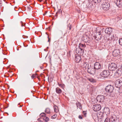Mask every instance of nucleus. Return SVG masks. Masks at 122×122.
Listing matches in <instances>:
<instances>
[{
    "instance_id": "obj_1",
    "label": "nucleus",
    "mask_w": 122,
    "mask_h": 122,
    "mask_svg": "<svg viewBox=\"0 0 122 122\" xmlns=\"http://www.w3.org/2000/svg\"><path fill=\"white\" fill-rule=\"evenodd\" d=\"M102 6L103 9L104 10H108L110 7L109 4L106 1L103 2V3L102 4Z\"/></svg>"
},
{
    "instance_id": "obj_2",
    "label": "nucleus",
    "mask_w": 122,
    "mask_h": 122,
    "mask_svg": "<svg viewBox=\"0 0 122 122\" xmlns=\"http://www.w3.org/2000/svg\"><path fill=\"white\" fill-rule=\"evenodd\" d=\"M117 68V64L115 63H112L109 64L108 66V68L110 71H113L115 70Z\"/></svg>"
},
{
    "instance_id": "obj_3",
    "label": "nucleus",
    "mask_w": 122,
    "mask_h": 122,
    "mask_svg": "<svg viewBox=\"0 0 122 122\" xmlns=\"http://www.w3.org/2000/svg\"><path fill=\"white\" fill-rule=\"evenodd\" d=\"M114 89L113 87L111 85H109L107 86L105 90L107 92H109L111 93L112 92Z\"/></svg>"
},
{
    "instance_id": "obj_4",
    "label": "nucleus",
    "mask_w": 122,
    "mask_h": 122,
    "mask_svg": "<svg viewBox=\"0 0 122 122\" xmlns=\"http://www.w3.org/2000/svg\"><path fill=\"white\" fill-rule=\"evenodd\" d=\"M105 99V97L103 95L98 96L97 98V101L99 102H104Z\"/></svg>"
},
{
    "instance_id": "obj_5",
    "label": "nucleus",
    "mask_w": 122,
    "mask_h": 122,
    "mask_svg": "<svg viewBox=\"0 0 122 122\" xmlns=\"http://www.w3.org/2000/svg\"><path fill=\"white\" fill-rule=\"evenodd\" d=\"M92 108L93 110L95 111H99L101 109V107L100 104H97L93 106Z\"/></svg>"
},
{
    "instance_id": "obj_6",
    "label": "nucleus",
    "mask_w": 122,
    "mask_h": 122,
    "mask_svg": "<svg viewBox=\"0 0 122 122\" xmlns=\"http://www.w3.org/2000/svg\"><path fill=\"white\" fill-rule=\"evenodd\" d=\"M115 85L116 87L120 88L122 86V82L120 80H117L115 82Z\"/></svg>"
},
{
    "instance_id": "obj_7",
    "label": "nucleus",
    "mask_w": 122,
    "mask_h": 122,
    "mask_svg": "<svg viewBox=\"0 0 122 122\" xmlns=\"http://www.w3.org/2000/svg\"><path fill=\"white\" fill-rule=\"evenodd\" d=\"M102 37V35L100 33V31L99 32H97V35L95 36V39L97 40L98 41L101 39Z\"/></svg>"
},
{
    "instance_id": "obj_8",
    "label": "nucleus",
    "mask_w": 122,
    "mask_h": 122,
    "mask_svg": "<svg viewBox=\"0 0 122 122\" xmlns=\"http://www.w3.org/2000/svg\"><path fill=\"white\" fill-rule=\"evenodd\" d=\"M110 72L107 71H104L101 73L100 74L101 76H108L110 75Z\"/></svg>"
},
{
    "instance_id": "obj_9",
    "label": "nucleus",
    "mask_w": 122,
    "mask_h": 122,
    "mask_svg": "<svg viewBox=\"0 0 122 122\" xmlns=\"http://www.w3.org/2000/svg\"><path fill=\"white\" fill-rule=\"evenodd\" d=\"M101 66L99 62H96L94 65V69L98 70L100 68Z\"/></svg>"
},
{
    "instance_id": "obj_10",
    "label": "nucleus",
    "mask_w": 122,
    "mask_h": 122,
    "mask_svg": "<svg viewBox=\"0 0 122 122\" xmlns=\"http://www.w3.org/2000/svg\"><path fill=\"white\" fill-rule=\"evenodd\" d=\"M119 51L118 50H115L112 52V55L114 56H116L119 54Z\"/></svg>"
},
{
    "instance_id": "obj_11",
    "label": "nucleus",
    "mask_w": 122,
    "mask_h": 122,
    "mask_svg": "<svg viewBox=\"0 0 122 122\" xmlns=\"http://www.w3.org/2000/svg\"><path fill=\"white\" fill-rule=\"evenodd\" d=\"M105 31L106 33L110 34L112 32V29L111 27L107 28L105 29Z\"/></svg>"
},
{
    "instance_id": "obj_12",
    "label": "nucleus",
    "mask_w": 122,
    "mask_h": 122,
    "mask_svg": "<svg viewBox=\"0 0 122 122\" xmlns=\"http://www.w3.org/2000/svg\"><path fill=\"white\" fill-rule=\"evenodd\" d=\"M116 3L117 6L118 7H122V0H117Z\"/></svg>"
},
{
    "instance_id": "obj_13",
    "label": "nucleus",
    "mask_w": 122,
    "mask_h": 122,
    "mask_svg": "<svg viewBox=\"0 0 122 122\" xmlns=\"http://www.w3.org/2000/svg\"><path fill=\"white\" fill-rule=\"evenodd\" d=\"M111 122H119V119L115 116L112 117L111 118Z\"/></svg>"
},
{
    "instance_id": "obj_14",
    "label": "nucleus",
    "mask_w": 122,
    "mask_h": 122,
    "mask_svg": "<svg viewBox=\"0 0 122 122\" xmlns=\"http://www.w3.org/2000/svg\"><path fill=\"white\" fill-rule=\"evenodd\" d=\"M87 71L88 72L91 74H92L95 72V71L92 68H88Z\"/></svg>"
},
{
    "instance_id": "obj_15",
    "label": "nucleus",
    "mask_w": 122,
    "mask_h": 122,
    "mask_svg": "<svg viewBox=\"0 0 122 122\" xmlns=\"http://www.w3.org/2000/svg\"><path fill=\"white\" fill-rule=\"evenodd\" d=\"M83 67L84 70L87 69L88 68H89V65L88 63L87 62L84 63L83 65Z\"/></svg>"
},
{
    "instance_id": "obj_16",
    "label": "nucleus",
    "mask_w": 122,
    "mask_h": 122,
    "mask_svg": "<svg viewBox=\"0 0 122 122\" xmlns=\"http://www.w3.org/2000/svg\"><path fill=\"white\" fill-rule=\"evenodd\" d=\"M84 41L86 42H88L89 40V38L88 36L86 35H85L83 37Z\"/></svg>"
},
{
    "instance_id": "obj_17",
    "label": "nucleus",
    "mask_w": 122,
    "mask_h": 122,
    "mask_svg": "<svg viewBox=\"0 0 122 122\" xmlns=\"http://www.w3.org/2000/svg\"><path fill=\"white\" fill-rule=\"evenodd\" d=\"M56 91L57 93L60 94L62 93V91L59 88L57 87L56 88Z\"/></svg>"
},
{
    "instance_id": "obj_18",
    "label": "nucleus",
    "mask_w": 122,
    "mask_h": 122,
    "mask_svg": "<svg viewBox=\"0 0 122 122\" xmlns=\"http://www.w3.org/2000/svg\"><path fill=\"white\" fill-rule=\"evenodd\" d=\"M81 51H82V52L84 51L82 49H80L79 48H76V51L77 54H79L80 53V52H81Z\"/></svg>"
},
{
    "instance_id": "obj_19",
    "label": "nucleus",
    "mask_w": 122,
    "mask_h": 122,
    "mask_svg": "<svg viewBox=\"0 0 122 122\" xmlns=\"http://www.w3.org/2000/svg\"><path fill=\"white\" fill-rule=\"evenodd\" d=\"M93 86L92 85H87V88L89 91H92L93 90Z\"/></svg>"
},
{
    "instance_id": "obj_20",
    "label": "nucleus",
    "mask_w": 122,
    "mask_h": 122,
    "mask_svg": "<svg viewBox=\"0 0 122 122\" xmlns=\"http://www.w3.org/2000/svg\"><path fill=\"white\" fill-rule=\"evenodd\" d=\"M81 59V58L80 56H76V57L75 60L77 62H80Z\"/></svg>"
},
{
    "instance_id": "obj_21",
    "label": "nucleus",
    "mask_w": 122,
    "mask_h": 122,
    "mask_svg": "<svg viewBox=\"0 0 122 122\" xmlns=\"http://www.w3.org/2000/svg\"><path fill=\"white\" fill-rule=\"evenodd\" d=\"M58 46L59 43L58 41H55L54 42L53 46L56 48H57Z\"/></svg>"
},
{
    "instance_id": "obj_22",
    "label": "nucleus",
    "mask_w": 122,
    "mask_h": 122,
    "mask_svg": "<svg viewBox=\"0 0 122 122\" xmlns=\"http://www.w3.org/2000/svg\"><path fill=\"white\" fill-rule=\"evenodd\" d=\"M97 116L100 119H102L103 117V114L102 113H100L98 114Z\"/></svg>"
},
{
    "instance_id": "obj_23",
    "label": "nucleus",
    "mask_w": 122,
    "mask_h": 122,
    "mask_svg": "<svg viewBox=\"0 0 122 122\" xmlns=\"http://www.w3.org/2000/svg\"><path fill=\"white\" fill-rule=\"evenodd\" d=\"M76 105L77 108H79L81 109V103L78 102H77L76 103Z\"/></svg>"
},
{
    "instance_id": "obj_24",
    "label": "nucleus",
    "mask_w": 122,
    "mask_h": 122,
    "mask_svg": "<svg viewBox=\"0 0 122 122\" xmlns=\"http://www.w3.org/2000/svg\"><path fill=\"white\" fill-rule=\"evenodd\" d=\"M86 46L84 44L80 43L79 45V47L80 49H83L85 48Z\"/></svg>"
},
{
    "instance_id": "obj_25",
    "label": "nucleus",
    "mask_w": 122,
    "mask_h": 122,
    "mask_svg": "<svg viewBox=\"0 0 122 122\" xmlns=\"http://www.w3.org/2000/svg\"><path fill=\"white\" fill-rule=\"evenodd\" d=\"M48 81L49 82H51L53 80V77H48Z\"/></svg>"
},
{
    "instance_id": "obj_26",
    "label": "nucleus",
    "mask_w": 122,
    "mask_h": 122,
    "mask_svg": "<svg viewBox=\"0 0 122 122\" xmlns=\"http://www.w3.org/2000/svg\"><path fill=\"white\" fill-rule=\"evenodd\" d=\"M27 84V81L25 80H24L23 81L22 83V84L23 86H26Z\"/></svg>"
},
{
    "instance_id": "obj_27",
    "label": "nucleus",
    "mask_w": 122,
    "mask_h": 122,
    "mask_svg": "<svg viewBox=\"0 0 122 122\" xmlns=\"http://www.w3.org/2000/svg\"><path fill=\"white\" fill-rule=\"evenodd\" d=\"M88 80H89L91 82H92L93 83L95 82H96V80L95 79H93V78H91L90 79L88 78Z\"/></svg>"
},
{
    "instance_id": "obj_28",
    "label": "nucleus",
    "mask_w": 122,
    "mask_h": 122,
    "mask_svg": "<svg viewBox=\"0 0 122 122\" xmlns=\"http://www.w3.org/2000/svg\"><path fill=\"white\" fill-rule=\"evenodd\" d=\"M43 119L44 120H45V122H47L49 121V118L48 117L46 116L44 117L43 118Z\"/></svg>"
},
{
    "instance_id": "obj_29",
    "label": "nucleus",
    "mask_w": 122,
    "mask_h": 122,
    "mask_svg": "<svg viewBox=\"0 0 122 122\" xmlns=\"http://www.w3.org/2000/svg\"><path fill=\"white\" fill-rule=\"evenodd\" d=\"M45 112L48 114H50V109L48 108H47L46 109Z\"/></svg>"
},
{
    "instance_id": "obj_30",
    "label": "nucleus",
    "mask_w": 122,
    "mask_h": 122,
    "mask_svg": "<svg viewBox=\"0 0 122 122\" xmlns=\"http://www.w3.org/2000/svg\"><path fill=\"white\" fill-rule=\"evenodd\" d=\"M58 85L60 87H61L63 88H64L65 87V85L64 84H59V83H58Z\"/></svg>"
},
{
    "instance_id": "obj_31",
    "label": "nucleus",
    "mask_w": 122,
    "mask_h": 122,
    "mask_svg": "<svg viewBox=\"0 0 122 122\" xmlns=\"http://www.w3.org/2000/svg\"><path fill=\"white\" fill-rule=\"evenodd\" d=\"M54 111L55 112H57L58 111V108L56 106L54 107Z\"/></svg>"
},
{
    "instance_id": "obj_32",
    "label": "nucleus",
    "mask_w": 122,
    "mask_h": 122,
    "mask_svg": "<svg viewBox=\"0 0 122 122\" xmlns=\"http://www.w3.org/2000/svg\"><path fill=\"white\" fill-rule=\"evenodd\" d=\"M114 38V36L112 35L111 36H109V38H108V40H111L113 39Z\"/></svg>"
},
{
    "instance_id": "obj_33",
    "label": "nucleus",
    "mask_w": 122,
    "mask_h": 122,
    "mask_svg": "<svg viewBox=\"0 0 122 122\" xmlns=\"http://www.w3.org/2000/svg\"><path fill=\"white\" fill-rule=\"evenodd\" d=\"M97 115L95 113H93L92 115V116L93 119L96 118V117Z\"/></svg>"
},
{
    "instance_id": "obj_34",
    "label": "nucleus",
    "mask_w": 122,
    "mask_h": 122,
    "mask_svg": "<svg viewBox=\"0 0 122 122\" xmlns=\"http://www.w3.org/2000/svg\"><path fill=\"white\" fill-rule=\"evenodd\" d=\"M71 25L69 24L67 25V29H69V30H70L71 29ZM70 30L69 31H70Z\"/></svg>"
},
{
    "instance_id": "obj_35",
    "label": "nucleus",
    "mask_w": 122,
    "mask_h": 122,
    "mask_svg": "<svg viewBox=\"0 0 122 122\" xmlns=\"http://www.w3.org/2000/svg\"><path fill=\"white\" fill-rule=\"evenodd\" d=\"M93 1L96 3H98L100 2L101 0H93Z\"/></svg>"
},
{
    "instance_id": "obj_36",
    "label": "nucleus",
    "mask_w": 122,
    "mask_h": 122,
    "mask_svg": "<svg viewBox=\"0 0 122 122\" xmlns=\"http://www.w3.org/2000/svg\"><path fill=\"white\" fill-rule=\"evenodd\" d=\"M40 116L41 117H44L46 116V115L44 113L42 112L40 114Z\"/></svg>"
},
{
    "instance_id": "obj_37",
    "label": "nucleus",
    "mask_w": 122,
    "mask_h": 122,
    "mask_svg": "<svg viewBox=\"0 0 122 122\" xmlns=\"http://www.w3.org/2000/svg\"><path fill=\"white\" fill-rule=\"evenodd\" d=\"M119 44L122 46V38L120 39L119 40Z\"/></svg>"
},
{
    "instance_id": "obj_38",
    "label": "nucleus",
    "mask_w": 122,
    "mask_h": 122,
    "mask_svg": "<svg viewBox=\"0 0 122 122\" xmlns=\"http://www.w3.org/2000/svg\"><path fill=\"white\" fill-rule=\"evenodd\" d=\"M104 122H110V119L109 118H106L104 120Z\"/></svg>"
},
{
    "instance_id": "obj_39",
    "label": "nucleus",
    "mask_w": 122,
    "mask_h": 122,
    "mask_svg": "<svg viewBox=\"0 0 122 122\" xmlns=\"http://www.w3.org/2000/svg\"><path fill=\"white\" fill-rule=\"evenodd\" d=\"M57 116L56 114H55L52 116L51 117L52 118L55 119L56 118Z\"/></svg>"
},
{
    "instance_id": "obj_40",
    "label": "nucleus",
    "mask_w": 122,
    "mask_h": 122,
    "mask_svg": "<svg viewBox=\"0 0 122 122\" xmlns=\"http://www.w3.org/2000/svg\"><path fill=\"white\" fill-rule=\"evenodd\" d=\"M115 74L116 76H121L120 74L119 75V74L118 72V71H117L115 73Z\"/></svg>"
},
{
    "instance_id": "obj_41",
    "label": "nucleus",
    "mask_w": 122,
    "mask_h": 122,
    "mask_svg": "<svg viewBox=\"0 0 122 122\" xmlns=\"http://www.w3.org/2000/svg\"><path fill=\"white\" fill-rule=\"evenodd\" d=\"M33 7H32L30 5H29V6H28L27 8L29 9H31V8H32Z\"/></svg>"
},
{
    "instance_id": "obj_42",
    "label": "nucleus",
    "mask_w": 122,
    "mask_h": 122,
    "mask_svg": "<svg viewBox=\"0 0 122 122\" xmlns=\"http://www.w3.org/2000/svg\"><path fill=\"white\" fill-rule=\"evenodd\" d=\"M36 75H37V74L35 73V74H33L31 76H35Z\"/></svg>"
},
{
    "instance_id": "obj_43",
    "label": "nucleus",
    "mask_w": 122,
    "mask_h": 122,
    "mask_svg": "<svg viewBox=\"0 0 122 122\" xmlns=\"http://www.w3.org/2000/svg\"><path fill=\"white\" fill-rule=\"evenodd\" d=\"M78 117L79 119H82L83 118L80 115Z\"/></svg>"
},
{
    "instance_id": "obj_44",
    "label": "nucleus",
    "mask_w": 122,
    "mask_h": 122,
    "mask_svg": "<svg viewBox=\"0 0 122 122\" xmlns=\"http://www.w3.org/2000/svg\"><path fill=\"white\" fill-rule=\"evenodd\" d=\"M36 77H32V79H34V78H36ZM38 79H39V77H36Z\"/></svg>"
},
{
    "instance_id": "obj_45",
    "label": "nucleus",
    "mask_w": 122,
    "mask_h": 122,
    "mask_svg": "<svg viewBox=\"0 0 122 122\" xmlns=\"http://www.w3.org/2000/svg\"><path fill=\"white\" fill-rule=\"evenodd\" d=\"M20 23L21 24V25L22 26H24V25H25V24L24 25H23V24L22 23V21H21Z\"/></svg>"
},
{
    "instance_id": "obj_46",
    "label": "nucleus",
    "mask_w": 122,
    "mask_h": 122,
    "mask_svg": "<svg viewBox=\"0 0 122 122\" xmlns=\"http://www.w3.org/2000/svg\"><path fill=\"white\" fill-rule=\"evenodd\" d=\"M83 113L85 115L86 114V112L84 111H83Z\"/></svg>"
},
{
    "instance_id": "obj_47",
    "label": "nucleus",
    "mask_w": 122,
    "mask_h": 122,
    "mask_svg": "<svg viewBox=\"0 0 122 122\" xmlns=\"http://www.w3.org/2000/svg\"><path fill=\"white\" fill-rule=\"evenodd\" d=\"M2 5V3L1 2H0V8L1 6Z\"/></svg>"
},
{
    "instance_id": "obj_48",
    "label": "nucleus",
    "mask_w": 122,
    "mask_h": 122,
    "mask_svg": "<svg viewBox=\"0 0 122 122\" xmlns=\"http://www.w3.org/2000/svg\"><path fill=\"white\" fill-rule=\"evenodd\" d=\"M61 9H60L59 10H58L57 12V13H59L60 12L61 10Z\"/></svg>"
},
{
    "instance_id": "obj_49",
    "label": "nucleus",
    "mask_w": 122,
    "mask_h": 122,
    "mask_svg": "<svg viewBox=\"0 0 122 122\" xmlns=\"http://www.w3.org/2000/svg\"><path fill=\"white\" fill-rule=\"evenodd\" d=\"M48 42H50V39L49 38V37H48Z\"/></svg>"
},
{
    "instance_id": "obj_50",
    "label": "nucleus",
    "mask_w": 122,
    "mask_h": 122,
    "mask_svg": "<svg viewBox=\"0 0 122 122\" xmlns=\"http://www.w3.org/2000/svg\"><path fill=\"white\" fill-rule=\"evenodd\" d=\"M57 13H58L57 12H56V15H55V16H56V17L57 16Z\"/></svg>"
},
{
    "instance_id": "obj_51",
    "label": "nucleus",
    "mask_w": 122,
    "mask_h": 122,
    "mask_svg": "<svg viewBox=\"0 0 122 122\" xmlns=\"http://www.w3.org/2000/svg\"><path fill=\"white\" fill-rule=\"evenodd\" d=\"M46 13H47L46 12H45V13L43 14V15H45L46 14Z\"/></svg>"
},
{
    "instance_id": "obj_52",
    "label": "nucleus",
    "mask_w": 122,
    "mask_h": 122,
    "mask_svg": "<svg viewBox=\"0 0 122 122\" xmlns=\"http://www.w3.org/2000/svg\"><path fill=\"white\" fill-rule=\"evenodd\" d=\"M60 59V60H61V59L60 58L59 56H58V58H56V59Z\"/></svg>"
},
{
    "instance_id": "obj_53",
    "label": "nucleus",
    "mask_w": 122,
    "mask_h": 122,
    "mask_svg": "<svg viewBox=\"0 0 122 122\" xmlns=\"http://www.w3.org/2000/svg\"><path fill=\"white\" fill-rule=\"evenodd\" d=\"M38 0L40 2H41L42 1V0Z\"/></svg>"
},
{
    "instance_id": "obj_54",
    "label": "nucleus",
    "mask_w": 122,
    "mask_h": 122,
    "mask_svg": "<svg viewBox=\"0 0 122 122\" xmlns=\"http://www.w3.org/2000/svg\"><path fill=\"white\" fill-rule=\"evenodd\" d=\"M89 5L91 6L92 5V4H89Z\"/></svg>"
},
{
    "instance_id": "obj_55",
    "label": "nucleus",
    "mask_w": 122,
    "mask_h": 122,
    "mask_svg": "<svg viewBox=\"0 0 122 122\" xmlns=\"http://www.w3.org/2000/svg\"><path fill=\"white\" fill-rule=\"evenodd\" d=\"M92 7H91L90 8V9H92Z\"/></svg>"
},
{
    "instance_id": "obj_56",
    "label": "nucleus",
    "mask_w": 122,
    "mask_h": 122,
    "mask_svg": "<svg viewBox=\"0 0 122 122\" xmlns=\"http://www.w3.org/2000/svg\"><path fill=\"white\" fill-rule=\"evenodd\" d=\"M41 69H42V67H41Z\"/></svg>"
},
{
    "instance_id": "obj_57",
    "label": "nucleus",
    "mask_w": 122,
    "mask_h": 122,
    "mask_svg": "<svg viewBox=\"0 0 122 122\" xmlns=\"http://www.w3.org/2000/svg\"><path fill=\"white\" fill-rule=\"evenodd\" d=\"M61 13H62V11H61Z\"/></svg>"
},
{
    "instance_id": "obj_58",
    "label": "nucleus",
    "mask_w": 122,
    "mask_h": 122,
    "mask_svg": "<svg viewBox=\"0 0 122 122\" xmlns=\"http://www.w3.org/2000/svg\"><path fill=\"white\" fill-rule=\"evenodd\" d=\"M39 119H38V121H39Z\"/></svg>"
},
{
    "instance_id": "obj_59",
    "label": "nucleus",
    "mask_w": 122,
    "mask_h": 122,
    "mask_svg": "<svg viewBox=\"0 0 122 122\" xmlns=\"http://www.w3.org/2000/svg\"><path fill=\"white\" fill-rule=\"evenodd\" d=\"M6 76V75H4V76Z\"/></svg>"
},
{
    "instance_id": "obj_60",
    "label": "nucleus",
    "mask_w": 122,
    "mask_h": 122,
    "mask_svg": "<svg viewBox=\"0 0 122 122\" xmlns=\"http://www.w3.org/2000/svg\"><path fill=\"white\" fill-rule=\"evenodd\" d=\"M105 77V76L104 77Z\"/></svg>"
},
{
    "instance_id": "obj_61",
    "label": "nucleus",
    "mask_w": 122,
    "mask_h": 122,
    "mask_svg": "<svg viewBox=\"0 0 122 122\" xmlns=\"http://www.w3.org/2000/svg\"><path fill=\"white\" fill-rule=\"evenodd\" d=\"M12 76V75L11 76Z\"/></svg>"
},
{
    "instance_id": "obj_62",
    "label": "nucleus",
    "mask_w": 122,
    "mask_h": 122,
    "mask_svg": "<svg viewBox=\"0 0 122 122\" xmlns=\"http://www.w3.org/2000/svg\"><path fill=\"white\" fill-rule=\"evenodd\" d=\"M7 77H8V76H7Z\"/></svg>"
}]
</instances>
